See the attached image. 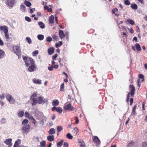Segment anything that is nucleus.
<instances>
[{"mask_svg": "<svg viewBox=\"0 0 147 147\" xmlns=\"http://www.w3.org/2000/svg\"><path fill=\"white\" fill-rule=\"evenodd\" d=\"M129 90L130 92L127 94V101H128L129 98L130 94L131 97H133L134 95L135 91V88L134 86L132 85H130L129 86Z\"/></svg>", "mask_w": 147, "mask_h": 147, "instance_id": "f257e3e1", "label": "nucleus"}, {"mask_svg": "<svg viewBox=\"0 0 147 147\" xmlns=\"http://www.w3.org/2000/svg\"><path fill=\"white\" fill-rule=\"evenodd\" d=\"M22 58L27 66L30 65V64H32V63L34 62L32 58L27 57L24 56H22Z\"/></svg>", "mask_w": 147, "mask_h": 147, "instance_id": "f03ea898", "label": "nucleus"}, {"mask_svg": "<svg viewBox=\"0 0 147 147\" xmlns=\"http://www.w3.org/2000/svg\"><path fill=\"white\" fill-rule=\"evenodd\" d=\"M13 49L14 53L18 57L21 56L22 52L20 46L18 45L14 46L13 47Z\"/></svg>", "mask_w": 147, "mask_h": 147, "instance_id": "7ed1b4c3", "label": "nucleus"}, {"mask_svg": "<svg viewBox=\"0 0 147 147\" xmlns=\"http://www.w3.org/2000/svg\"><path fill=\"white\" fill-rule=\"evenodd\" d=\"M47 101V99L44 98L43 97L40 96L37 98V99L36 100V105L37 103L43 104Z\"/></svg>", "mask_w": 147, "mask_h": 147, "instance_id": "20e7f679", "label": "nucleus"}, {"mask_svg": "<svg viewBox=\"0 0 147 147\" xmlns=\"http://www.w3.org/2000/svg\"><path fill=\"white\" fill-rule=\"evenodd\" d=\"M28 67V70L30 72H32L36 70L37 67L35 63V61L32 63V64L27 66Z\"/></svg>", "mask_w": 147, "mask_h": 147, "instance_id": "39448f33", "label": "nucleus"}, {"mask_svg": "<svg viewBox=\"0 0 147 147\" xmlns=\"http://www.w3.org/2000/svg\"><path fill=\"white\" fill-rule=\"evenodd\" d=\"M28 67V70L30 72H32L36 70L37 67L35 63V61L32 63V64L27 66Z\"/></svg>", "mask_w": 147, "mask_h": 147, "instance_id": "423d86ee", "label": "nucleus"}, {"mask_svg": "<svg viewBox=\"0 0 147 147\" xmlns=\"http://www.w3.org/2000/svg\"><path fill=\"white\" fill-rule=\"evenodd\" d=\"M6 98L10 103L14 104L15 102V100L10 94H7L6 96Z\"/></svg>", "mask_w": 147, "mask_h": 147, "instance_id": "0eeeda50", "label": "nucleus"}, {"mask_svg": "<svg viewBox=\"0 0 147 147\" xmlns=\"http://www.w3.org/2000/svg\"><path fill=\"white\" fill-rule=\"evenodd\" d=\"M93 141L97 146L100 145V141L98 138L96 136H94L92 137Z\"/></svg>", "mask_w": 147, "mask_h": 147, "instance_id": "6e6552de", "label": "nucleus"}, {"mask_svg": "<svg viewBox=\"0 0 147 147\" xmlns=\"http://www.w3.org/2000/svg\"><path fill=\"white\" fill-rule=\"evenodd\" d=\"M37 97V94L35 93H33L32 95L30 96V99L32 100L33 101L32 105V106L35 105H36V100L37 99L36 98H35Z\"/></svg>", "mask_w": 147, "mask_h": 147, "instance_id": "1a4fd4ad", "label": "nucleus"}, {"mask_svg": "<svg viewBox=\"0 0 147 147\" xmlns=\"http://www.w3.org/2000/svg\"><path fill=\"white\" fill-rule=\"evenodd\" d=\"M30 126L29 125H26L22 127V130L23 132L25 133H27L29 131L30 129Z\"/></svg>", "mask_w": 147, "mask_h": 147, "instance_id": "9d476101", "label": "nucleus"}, {"mask_svg": "<svg viewBox=\"0 0 147 147\" xmlns=\"http://www.w3.org/2000/svg\"><path fill=\"white\" fill-rule=\"evenodd\" d=\"M0 30L3 31L4 33L8 32V28L6 26H0Z\"/></svg>", "mask_w": 147, "mask_h": 147, "instance_id": "9b49d317", "label": "nucleus"}, {"mask_svg": "<svg viewBox=\"0 0 147 147\" xmlns=\"http://www.w3.org/2000/svg\"><path fill=\"white\" fill-rule=\"evenodd\" d=\"M15 3V0H7V5L10 7H12Z\"/></svg>", "mask_w": 147, "mask_h": 147, "instance_id": "f8f14e48", "label": "nucleus"}, {"mask_svg": "<svg viewBox=\"0 0 147 147\" xmlns=\"http://www.w3.org/2000/svg\"><path fill=\"white\" fill-rule=\"evenodd\" d=\"M12 139H6L4 142V143L7 145H8L9 147H11L12 146Z\"/></svg>", "mask_w": 147, "mask_h": 147, "instance_id": "ddd939ff", "label": "nucleus"}, {"mask_svg": "<svg viewBox=\"0 0 147 147\" xmlns=\"http://www.w3.org/2000/svg\"><path fill=\"white\" fill-rule=\"evenodd\" d=\"M73 108V107L70 104H68L64 107V109L67 110L72 111Z\"/></svg>", "mask_w": 147, "mask_h": 147, "instance_id": "4468645a", "label": "nucleus"}, {"mask_svg": "<svg viewBox=\"0 0 147 147\" xmlns=\"http://www.w3.org/2000/svg\"><path fill=\"white\" fill-rule=\"evenodd\" d=\"M59 34L60 38L61 39H63L65 37V35L62 30H59Z\"/></svg>", "mask_w": 147, "mask_h": 147, "instance_id": "2eb2a0df", "label": "nucleus"}, {"mask_svg": "<svg viewBox=\"0 0 147 147\" xmlns=\"http://www.w3.org/2000/svg\"><path fill=\"white\" fill-rule=\"evenodd\" d=\"M32 82L34 83L38 84H40L42 83L41 80H40L36 78L32 80Z\"/></svg>", "mask_w": 147, "mask_h": 147, "instance_id": "dca6fc26", "label": "nucleus"}, {"mask_svg": "<svg viewBox=\"0 0 147 147\" xmlns=\"http://www.w3.org/2000/svg\"><path fill=\"white\" fill-rule=\"evenodd\" d=\"M54 135H50L47 137V139L48 140L52 142L54 140Z\"/></svg>", "mask_w": 147, "mask_h": 147, "instance_id": "f3484780", "label": "nucleus"}, {"mask_svg": "<svg viewBox=\"0 0 147 147\" xmlns=\"http://www.w3.org/2000/svg\"><path fill=\"white\" fill-rule=\"evenodd\" d=\"M5 53L2 50L0 49V59L3 58L5 56Z\"/></svg>", "mask_w": 147, "mask_h": 147, "instance_id": "a211bd4d", "label": "nucleus"}, {"mask_svg": "<svg viewBox=\"0 0 147 147\" xmlns=\"http://www.w3.org/2000/svg\"><path fill=\"white\" fill-rule=\"evenodd\" d=\"M54 49L53 47H50L48 49V52L50 55L53 54L54 52Z\"/></svg>", "mask_w": 147, "mask_h": 147, "instance_id": "6ab92c4d", "label": "nucleus"}, {"mask_svg": "<svg viewBox=\"0 0 147 147\" xmlns=\"http://www.w3.org/2000/svg\"><path fill=\"white\" fill-rule=\"evenodd\" d=\"M54 17L53 15H52L50 16L49 19V22L50 24H53L54 23Z\"/></svg>", "mask_w": 147, "mask_h": 147, "instance_id": "aec40b11", "label": "nucleus"}, {"mask_svg": "<svg viewBox=\"0 0 147 147\" xmlns=\"http://www.w3.org/2000/svg\"><path fill=\"white\" fill-rule=\"evenodd\" d=\"M52 105L54 106H57L59 104V102L57 100H54L53 101Z\"/></svg>", "mask_w": 147, "mask_h": 147, "instance_id": "412c9836", "label": "nucleus"}, {"mask_svg": "<svg viewBox=\"0 0 147 147\" xmlns=\"http://www.w3.org/2000/svg\"><path fill=\"white\" fill-rule=\"evenodd\" d=\"M49 133L51 135L55 134V130L54 128H51L49 130Z\"/></svg>", "mask_w": 147, "mask_h": 147, "instance_id": "4be33fe9", "label": "nucleus"}, {"mask_svg": "<svg viewBox=\"0 0 147 147\" xmlns=\"http://www.w3.org/2000/svg\"><path fill=\"white\" fill-rule=\"evenodd\" d=\"M137 107V105H135L133 107V108L132 109V111L131 113V114L132 115H135L136 114V109Z\"/></svg>", "mask_w": 147, "mask_h": 147, "instance_id": "5701e85b", "label": "nucleus"}, {"mask_svg": "<svg viewBox=\"0 0 147 147\" xmlns=\"http://www.w3.org/2000/svg\"><path fill=\"white\" fill-rule=\"evenodd\" d=\"M136 47L137 50L138 51H140L141 50V48L140 45L138 43H137L136 45Z\"/></svg>", "mask_w": 147, "mask_h": 147, "instance_id": "b1692460", "label": "nucleus"}, {"mask_svg": "<svg viewBox=\"0 0 147 147\" xmlns=\"http://www.w3.org/2000/svg\"><path fill=\"white\" fill-rule=\"evenodd\" d=\"M131 7L134 9H138V6L136 4H132L131 5Z\"/></svg>", "mask_w": 147, "mask_h": 147, "instance_id": "393cba45", "label": "nucleus"}, {"mask_svg": "<svg viewBox=\"0 0 147 147\" xmlns=\"http://www.w3.org/2000/svg\"><path fill=\"white\" fill-rule=\"evenodd\" d=\"M24 112L23 111H22L19 112L18 114V116L20 117H22L24 115Z\"/></svg>", "mask_w": 147, "mask_h": 147, "instance_id": "a878e982", "label": "nucleus"}, {"mask_svg": "<svg viewBox=\"0 0 147 147\" xmlns=\"http://www.w3.org/2000/svg\"><path fill=\"white\" fill-rule=\"evenodd\" d=\"M63 140H61L57 144V146L58 147H61L62 145H63Z\"/></svg>", "mask_w": 147, "mask_h": 147, "instance_id": "bb28decb", "label": "nucleus"}, {"mask_svg": "<svg viewBox=\"0 0 147 147\" xmlns=\"http://www.w3.org/2000/svg\"><path fill=\"white\" fill-rule=\"evenodd\" d=\"M28 122V120L27 119H24L22 122V125L24 126L27 125V124Z\"/></svg>", "mask_w": 147, "mask_h": 147, "instance_id": "cd10ccee", "label": "nucleus"}, {"mask_svg": "<svg viewBox=\"0 0 147 147\" xmlns=\"http://www.w3.org/2000/svg\"><path fill=\"white\" fill-rule=\"evenodd\" d=\"M37 38L39 40H42L44 39V36L42 34H39L37 36Z\"/></svg>", "mask_w": 147, "mask_h": 147, "instance_id": "c85d7f7f", "label": "nucleus"}, {"mask_svg": "<svg viewBox=\"0 0 147 147\" xmlns=\"http://www.w3.org/2000/svg\"><path fill=\"white\" fill-rule=\"evenodd\" d=\"M24 4L27 7H30L31 5V3L30 2L26 0L24 1Z\"/></svg>", "mask_w": 147, "mask_h": 147, "instance_id": "c756f323", "label": "nucleus"}, {"mask_svg": "<svg viewBox=\"0 0 147 147\" xmlns=\"http://www.w3.org/2000/svg\"><path fill=\"white\" fill-rule=\"evenodd\" d=\"M38 25L41 28H45V26L44 24L42 22H39L38 23Z\"/></svg>", "mask_w": 147, "mask_h": 147, "instance_id": "7c9ffc66", "label": "nucleus"}, {"mask_svg": "<svg viewBox=\"0 0 147 147\" xmlns=\"http://www.w3.org/2000/svg\"><path fill=\"white\" fill-rule=\"evenodd\" d=\"M63 111L62 109L60 107H57V109L56 111L59 112V113H61Z\"/></svg>", "mask_w": 147, "mask_h": 147, "instance_id": "2f4dec72", "label": "nucleus"}, {"mask_svg": "<svg viewBox=\"0 0 147 147\" xmlns=\"http://www.w3.org/2000/svg\"><path fill=\"white\" fill-rule=\"evenodd\" d=\"M46 142L44 140H43L40 143V146L42 147H45L46 146Z\"/></svg>", "mask_w": 147, "mask_h": 147, "instance_id": "473e14b6", "label": "nucleus"}, {"mask_svg": "<svg viewBox=\"0 0 147 147\" xmlns=\"http://www.w3.org/2000/svg\"><path fill=\"white\" fill-rule=\"evenodd\" d=\"M20 9L23 12H25L26 11V7L24 5H21Z\"/></svg>", "mask_w": 147, "mask_h": 147, "instance_id": "72a5a7b5", "label": "nucleus"}, {"mask_svg": "<svg viewBox=\"0 0 147 147\" xmlns=\"http://www.w3.org/2000/svg\"><path fill=\"white\" fill-rule=\"evenodd\" d=\"M33 140L34 142H39V138L38 136H34L33 138Z\"/></svg>", "mask_w": 147, "mask_h": 147, "instance_id": "f704fd0d", "label": "nucleus"}, {"mask_svg": "<svg viewBox=\"0 0 147 147\" xmlns=\"http://www.w3.org/2000/svg\"><path fill=\"white\" fill-rule=\"evenodd\" d=\"M66 137L68 138L69 139H72L73 138V136L71 135V134L69 133H68L66 135Z\"/></svg>", "mask_w": 147, "mask_h": 147, "instance_id": "c9c22d12", "label": "nucleus"}, {"mask_svg": "<svg viewBox=\"0 0 147 147\" xmlns=\"http://www.w3.org/2000/svg\"><path fill=\"white\" fill-rule=\"evenodd\" d=\"M127 21L129 22V24L132 25H133L134 24V21L131 19H127Z\"/></svg>", "mask_w": 147, "mask_h": 147, "instance_id": "e433bc0d", "label": "nucleus"}, {"mask_svg": "<svg viewBox=\"0 0 147 147\" xmlns=\"http://www.w3.org/2000/svg\"><path fill=\"white\" fill-rule=\"evenodd\" d=\"M4 35L5 38L8 40L9 39V35L8 34V32H6L4 33Z\"/></svg>", "mask_w": 147, "mask_h": 147, "instance_id": "4c0bfd02", "label": "nucleus"}, {"mask_svg": "<svg viewBox=\"0 0 147 147\" xmlns=\"http://www.w3.org/2000/svg\"><path fill=\"white\" fill-rule=\"evenodd\" d=\"M80 144V147H86L84 143V142H79Z\"/></svg>", "mask_w": 147, "mask_h": 147, "instance_id": "58836bf2", "label": "nucleus"}, {"mask_svg": "<svg viewBox=\"0 0 147 147\" xmlns=\"http://www.w3.org/2000/svg\"><path fill=\"white\" fill-rule=\"evenodd\" d=\"M63 129V128L61 126H58L57 127V130L58 132L61 131Z\"/></svg>", "mask_w": 147, "mask_h": 147, "instance_id": "ea45409f", "label": "nucleus"}, {"mask_svg": "<svg viewBox=\"0 0 147 147\" xmlns=\"http://www.w3.org/2000/svg\"><path fill=\"white\" fill-rule=\"evenodd\" d=\"M64 87V83H62L61 84L60 86V91H63Z\"/></svg>", "mask_w": 147, "mask_h": 147, "instance_id": "a19ab883", "label": "nucleus"}, {"mask_svg": "<svg viewBox=\"0 0 147 147\" xmlns=\"http://www.w3.org/2000/svg\"><path fill=\"white\" fill-rule=\"evenodd\" d=\"M138 77L139 78L142 79V82H143V81L144 80V76L142 74H140L138 75Z\"/></svg>", "mask_w": 147, "mask_h": 147, "instance_id": "79ce46f5", "label": "nucleus"}, {"mask_svg": "<svg viewBox=\"0 0 147 147\" xmlns=\"http://www.w3.org/2000/svg\"><path fill=\"white\" fill-rule=\"evenodd\" d=\"M58 56V54L57 53L55 54L54 55H53L52 57V59L53 60H55L57 57Z\"/></svg>", "mask_w": 147, "mask_h": 147, "instance_id": "37998d69", "label": "nucleus"}, {"mask_svg": "<svg viewBox=\"0 0 147 147\" xmlns=\"http://www.w3.org/2000/svg\"><path fill=\"white\" fill-rule=\"evenodd\" d=\"M38 53V51L37 50H36L32 52V55L33 56L36 55Z\"/></svg>", "mask_w": 147, "mask_h": 147, "instance_id": "c03bdc74", "label": "nucleus"}, {"mask_svg": "<svg viewBox=\"0 0 147 147\" xmlns=\"http://www.w3.org/2000/svg\"><path fill=\"white\" fill-rule=\"evenodd\" d=\"M52 37L53 39L56 40H58V37L57 36L54 34L52 36Z\"/></svg>", "mask_w": 147, "mask_h": 147, "instance_id": "a18cd8bd", "label": "nucleus"}, {"mask_svg": "<svg viewBox=\"0 0 147 147\" xmlns=\"http://www.w3.org/2000/svg\"><path fill=\"white\" fill-rule=\"evenodd\" d=\"M78 129L77 127H75L73 131V132L74 133H75V134L76 135L78 132Z\"/></svg>", "mask_w": 147, "mask_h": 147, "instance_id": "49530a36", "label": "nucleus"}, {"mask_svg": "<svg viewBox=\"0 0 147 147\" xmlns=\"http://www.w3.org/2000/svg\"><path fill=\"white\" fill-rule=\"evenodd\" d=\"M46 40L48 42H49L52 41V38L50 36H48Z\"/></svg>", "mask_w": 147, "mask_h": 147, "instance_id": "de8ad7c7", "label": "nucleus"}, {"mask_svg": "<svg viewBox=\"0 0 147 147\" xmlns=\"http://www.w3.org/2000/svg\"><path fill=\"white\" fill-rule=\"evenodd\" d=\"M124 3L125 5H129L130 4V2L128 0H125L124 1Z\"/></svg>", "mask_w": 147, "mask_h": 147, "instance_id": "09e8293b", "label": "nucleus"}, {"mask_svg": "<svg viewBox=\"0 0 147 147\" xmlns=\"http://www.w3.org/2000/svg\"><path fill=\"white\" fill-rule=\"evenodd\" d=\"M25 19L28 22H30L31 21V18L27 16L25 17Z\"/></svg>", "mask_w": 147, "mask_h": 147, "instance_id": "8fccbe9b", "label": "nucleus"}, {"mask_svg": "<svg viewBox=\"0 0 147 147\" xmlns=\"http://www.w3.org/2000/svg\"><path fill=\"white\" fill-rule=\"evenodd\" d=\"M26 39L27 41L30 44L31 43L32 41L30 37H26Z\"/></svg>", "mask_w": 147, "mask_h": 147, "instance_id": "3c124183", "label": "nucleus"}, {"mask_svg": "<svg viewBox=\"0 0 147 147\" xmlns=\"http://www.w3.org/2000/svg\"><path fill=\"white\" fill-rule=\"evenodd\" d=\"M25 117H26L29 118L30 114L28 112H26L25 113Z\"/></svg>", "mask_w": 147, "mask_h": 147, "instance_id": "603ef678", "label": "nucleus"}, {"mask_svg": "<svg viewBox=\"0 0 147 147\" xmlns=\"http://www.w3.org/2000/svg\"><path fill=\"white\" fill-rule=\"evenodd\" d=\"M5 97V94L3 93L2 95H0V99L1 100L3 99Z\"/></svg>", "mask_w": 147, "mask_h": 147, "instance_id": "864d4df0", "label": "nucleus"}, {"mask_svg": "<svg viewBox=\"0 0 147 147\" xmlns=\"http://www.w3.org/2000/svg\"><path fill=\"white\" fill-rule=\"evenodd\" d=\"M19 144H18L17 141L15 142L13 147H19Z\"/></svg>", "mask_w": 147, "mask_h": 147, "instance_id": "5fc2aeb1", "label": "nucleus"}, {"mask_svg": "<svg viewBox=\"0 0 147 147\" xmlns=\"http://www.w3.org/2000/svg\"><path fill=\"white\" fill-rule=\"evenodd\" d=\"M142 147H147V142H144L143 143Z\"/></svg>", "mask_w": 147, "mask_h": 147, "instance_id": "6e6d98bb", "label": "nucleus"}, {"mask_svg": "<svg viewBox=\"0 0 147 147\" xmlns=\"http://www.w3.org/2000/svg\"><path fill=\"white\" fill-rule=\"evenodd\" d=\"M116 11H118V9L117 8H114V9H112V13H113V14L115 13Z\"/></svg>", "mask_w": 147, "mask_h": 147, "instance_id": "4d7b16f0", "label": "nucleus"}, {"mask_svg": "<svg viewBox=\"0 0 147 147\" xmlns=\"http://www.w3.org/2000/svg\"><path fill=\"white\" fill-rule=\"evenodd\" d=\"M145 105V102H144L142 103V108L143 110H145V107H144Z\"/></svg>", "mask_w": 147, "mask_h": 147, "instance_id": "13d9d810", "label": "nucleus"}, {"mask_svg": "<svg viewBox=\"0 0 147 147\" xmlns=\"http://www.w3.org/2000/svg\"><path fill=\"white\" fill-rule=\"evenodd\" d=\"M75 119L76 120V124H77L79 123V120L78 119V118L77 117H75Z\"/></svg>", "mask_w": 147, "mask_h": 147, "instance_id": "bf43d9fd", "label": "nucleus"}, {"mask_svg": "<svg viewBox=\"0 0 147 147\" xmlns=\"http://www.w3.org/2000/svg\"><path fill=\"white\" fill-rule=\"evenodd\" d=\"M129 101H130V105H132V104L133 103V99L132 98H130V99Z\"/></svg>", "mask_w": 147, "mask_h": 147, "instance_id": "052dcab7", "label": "nucleus"}, {"mask_svg": "<svg viewBox=\"0 0 147 147\" xmlns=\"http://www.w3.org/2000/svg\"><path fill=\"white\" fill-rule=\"evenodd\" d=\"M48 69L50 71H52L53 70V66H51V67H48Z\"/></svg>", "mask_w": 147, "mask_h": 147, "instance_id": "680f3d73", "label": "nucleus"}, {"mask_svg": "<svg viewBox=\"0 0 147 147\" xmlns=\"http://www.w3.org/2000/svg\"><path fill=\"white\" fill-rule=\"evenodd\" d=\"M68 145L67 142H65L63 144V147H68Z\"/></svg>", "mask_w": 147, "mask_h": 147, "instance_id": "e2e57ef3", "label": "nucleus"}, {"mask_svg": "<svg viewBox=\"0 0 147 147\" xmlns=\"http://www.w3.org/2000/svg\"><path fill=\"white\" fill-rule=\"evenodd\" d=\"M57 107H53L52 108V110L53 111H56L57 110Z\"/></svg>", "mask_w": 147, "mask_h": 147, "instance_id": "0e129e2a", "label": "nucleus"}, {"mask_svg": "<svg viewBox=\"0 0 147 147\" xmlns=\"http://www.w3.org/2000/svg\"><path fill=\"white\" fill-rule=\"evenodd\" d=\"M35 9L34 8H30V12L31 13H33L34 11H35Z\"/></svg>", "mask_w": 147, "mask_h": 147, "instance_id": "69168bd1", "label": "nucleus"}, {"mask_svg": "<svg viewBox=\"0 0 147 147\" xmlns=\"http://www.w3.org/2000/svg\"><path fill=\"white\" fill-rule=\"evenodd\" d=\"M3 42L2 40L0 38V45L1 46H2L3 45Z\"/></svg>", "mask_w": 147, "mask_h": 147, "instance_id": "338daca9", "label": "nucleus"}, {"mask_svg": "<svg viewBox=\"0 0 147 147\" xmlns=\"http://www.w3.org/2000/svg\"><path fill=\"white\" fill-rule=\"evenodd\" d=\"M53 68L56 69L58 68L59 66L58 65H54L53 66Z\"/></svg>", "mask_w": 147, "mask_h": 147, "instance_id": "774afa93", "label": "nucleus"}]
</instances>
